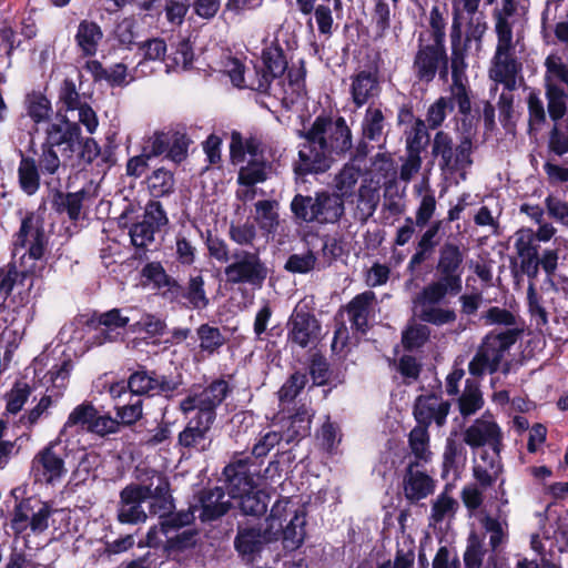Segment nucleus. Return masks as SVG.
<instances>
[{
	"mask_svg": "<svg viewBox=\"0 0 568 568\" xmlns=\"http://www.w3.org/2000/svg\"><path fill=\"white\" fill-rule=\"evenodd\" d=\"M479 523L489 536L491 552L499 551L509 538L508 511L503 510L501 507H497L494 515L483 510Z\"/></svg>",
	"mask_w": 568,
	"mask_h": 568,
	"instance_id": "27",
	"label": "nucleus"
},
{
	"mask_svg": "<svg viewBox=\"0 0 568 568\" xmlns=\"http://www.w3.org/2000/svg\"><path fill=\"white\" fill-rule=\"evenodd\" d=\"M54 205L57 211L67 212L72 221H78L81 215L83 202L90 199V192L87 189H81L78 192L62 193L59 189L54 190Z\"/></svg>",
	"mask_w": 568,
	"mask_h": 568,
	"instance_id": "37",
	"label": "nucleus"
},
{
	"mask_svg": "<svg viewBox=\"0 0 568 568\" xmlns=\"http://www.w3.org/2000/svg\"><path fill=\"white\" fill-rule=\"evenodd\" d=\"M18 178L20 187L28 195H33L40 187V179L42 178L39 171L36 159L24 156L21 154V161L18 168Z\"/></svg>",
	"mask_w": 568,
	"mask_h": 568,
	"instance_id": "43",
	"label": "nucleus"
},
{
	"mask_svg": "<svg viewBox=\"0 0 568 568\" xmlns=\"http://www.w3.org/2000/svg\"><path fill=\"white\" fill-rule=\"evenodd\" d=\"M275 530L268 529L266 526H237V532L234 538V548L239 555L245 560H253L264 547L277 540Z\"/></svg>",
	"mask_w": 568,
	"mask_h": 568,
	"instance_id": "18",
	"label": "nucleus"
},
{
	"mask_svg": "<svg viewBox=\"0 0 568 568\" xmlns=\"http://www.w3.org/2000/svg\"><path fill=\"white\" fill-rule=\"evenodd\" d=\"M462 290L440 278L432 281L414 298V304L418 308V317L423 322L436 326L454 323L457 318L456 312L442 307L440 303L447 295L455 296Z\"/></svg>",
	"mask_w": 568,
	"mask_h": 568,
	"instance_id": "6",
	"label": "nucleus"
},
{
	"mask_svg": "<svg viewBox=\"0 0 568 568\" xmlns=\"http://www.w3.org/2000/svg\"><path fill=\"white\" fill-rule=\"evenodd\" d=\"M144 503H148L149 513L160 518L171 514L174 508L170 484L162 473L152 470L148 483L131 484L120 491L116 508L119 523L126 525L145 523L148 514L142 506Z\"/></svg>",
	"mask_w": 568,
	"mask_h": 568,
	"instance_id": "2",
	"label": "nucleus"
},
{
	"mask_svg": "<svg viewBox=\"0 0 568 568\" xmlns=\"http://www.w3.org/2000/svg\"><path fill=\"white\" fill-rule=\"evenodd\" d=\"M521 329L507 328L503 332H489L479 344L477 352L469 362L468 372L475 377H481L486 373H496L505 357V354L517 342Z\"/></svg>",
	"mask_w": 568,
	"mask_h": 568,
	"instance_id": "5",
	"label": "nucleus"
},
{
	"mask_svg": "<svg viewBox=\"0 0 568 568\" xmlns=\"http://www.w3.org/2000/svg\"><path fill=\"white\" fill-rule=\"evenodd\" d=\"M313 413L306 405L297 408L288 418L286 429L282 433L284 440L290 444L310 434Z\"/></svg>",
	"mask_w": 568,
	"mask_h": 568,
	"instance_id": "38",
	"label": "nucleus"
},
{
	"mask_svg": "<svg viewBox=\"0 0 568 568\" xmlns=\"http://www.w3.org/2000/svg\"><path fill=\"white\" fill-rule=\"evenodd\" d=\"M528 110V124L530 130H540L547 121V112L545 110L544 100L540 92L531 89L526 98Z\"/></svg>",
	"mask_w": 568,
	"mask_h": 568,
	"instance_id": "55",
	"label": "nucleus"
},
{
	"mask_svg": "<svg viewBox=\"0 0 568 568\" xmlns=\"http://www.w3.org/2000/svg\"><path fill=\"white\" fill-rule=\"evenodd\" d=\"M382 91L376 70H361L351 77L349 93L356 108L379 97Z\"/></svg>",
	"mask_w": 568,
	"mask_h": 568,
	"instance_id": "26",
	"label": "nucleus"
},
{
	"mask_svg": "<svg viewBox=\"0 0 568 568\" xmlns=\"http://www.w3.org/2000/svg\"><path fill=\"white\" fill-rule=\"evenodd\" d=\"M321 337V324L315 315L295 310L287 322V341L301 348L315 347Z\"/></svg>",
	"mask_w": 568,
	"mask_h": 568,
	"instance_id": "17",
	"label": "nucleus"
},
{
	"mask_svg": "<svg viewBox=\"0 0 568 568\" xmlns=\"http://www.w3.org/2000/svg\"><path fill=\"white\" fill-rule=\"evenodd\" d=\"M45 146L60 151L64 159H69L78 151L72 166L83 170L100 154V146L93 138H82L81 128L77 122L69 121L61 115L58 122L50 123L45 129L42 142Z\"/></svg>",
	"mask_w": 568,
	"mask_h": 568,
	"instance_id": "4",
	"label": "nucleus"
},
{
	"mask_svg": "<svg viewBox=\"0 0 568 568\" xmlns=\"http://www.w3.org/2000/svg\"><path fill=\"white\" fill-rule=\"evenodd\" d=\"M446 47L443 43L425 42L424 33L418 37L417 51L413 60V73L419 82H432L445 62Z\"/></svg>",
	"mask_w": 568,
	"mask_h": 568,
	"instance_id": "15",
	"label": "nucleus"
},
{
	"mask_svg": "<svg viewBox=\"0 0 568 568\" xmlns=\"http://www.w3.org/2000/svg\"><path fill=\"white\" fill-rule=\"evenodd\" d=\"M48 237L44 232V220L40 213L29 212L21 220V225L16 234L14 247H27L29 260L38 261L44 255Z\"/></svg>",
	"mask_w": 568,
	"mask_h": 568,
	"instance_id": "14",
	"label": "nucleus"
},
{
	"mask_svg": "<svg viewBox=\"0 0 568 568\" xmlns=\"http://www.w3.org/2000/svg\"><path fill=\"white\" fill-rule=\"evenodd\" d=\"M130 323V317L123 314V310L112 308L106 312H94L87 321V326L97 333L93 336V344L103 345L120 338V329Z\"/></svg>",
	"mask_w": 568,
	"mask_h": 568,
	"instance_id": "16",
	"label": "nucleus"
},
{
	"mask_svg": "<svg viewBox=\"0 0 568 568\" xmlns=\"http://www.w3.org/2000/svg\"><path fill=\"white\" fill-rule=\"evenodd\" d=\"M196 335L200 341V349L209 355L217 352L226 341L220 328L210 324L200 325L196 329Z\"/></svg>",
	"mask_w": 568,
	"mask_h": 568,
	"instance_id": "54",
	"label": "nucleus"
},
{
	"mask_svg": "<svg viewBox=\"0 0 568 568\" xmlns=\"http://www.w3.org/2000/svg\"><path fill=\"white\" fill-rule=\"evenodd\" d=\"M230 493H225L222 487H213L202 489L197 494V501L194 508L199 513L197 517L202 523H212L224 515L232 508Z\"/></svg>",
	"mask_w": 568,
	"mask_h": 568,
	"instance_id": "20",
	"label": "nucleus"
},
{
	"mask_svg": "<svg viewBox=\"0 0 568 568\" xmlns=\"http://www.w3.org/2000/svg\"><path fill=\"white\" fill-rule=\"evenodd\" d=\"M497 36V47L489 70L490 78L497 83H503L505 89L513 91L517 85V74L521 71V63L514 55L513 36L505 30Z\"/></svg>",
	"mask_w": 568,
	"mask_h": 568,
	"instance_id": "12",
	"label": "nucleus"
},
{
	"mask_svg": "<svg viewBox=\"0 0 568 568\" xmlns=\"http://www.w3.org/2000/svg\"><path fill=\"white\" fill-rule=\"evenodd\" d=\"M271 164L265 159H250L246 165L241 166L237 183L241 186H255L267 180Z\"/></svg>",
	"mask_w": 568,
	"mask_h": 568,
	"instance_id": "40",
	"label": "nucleus"
},
{
	"mask_svg": "<svg viewBox=\"0 0 568 568\" xmlns=\"http://www.w3.org/2000/svg\"><path fill=\"white\" fill-rule=\"evenodd\" d=\"M435 268L438 278L463 288L464 253L457 244L445 242L439 247Z\"/></svg>",
	"mask_w": 568,
	"mask_h": 568,
	"instance_id": "22",
	"label": "nucleus"
},
{
	"mask_svg": "<svg viewBox=\"0 0 568 568\" xmlns=\"http://www.w3.org/2000/svg\"><path fill=\"white\" fill-rule=\"evenodd\" d=\"M305 517L303 514H298L297 511L293 513V516L286 521V525H283L280 537L282 536L284 548L294 550L298 548L305 537Z\"/></svg>",
	"mask_w": 568,
	"mask_h": 568,
	"instance_id": "47",
	"label": "nucleus"
},
{
	"mask_svg": "<svg viewBox=\"0 0 568 568\" xmlns=\"http://www.w3.org/2000/svg\"><path fill=\"white\" fill-rule=\"evenodd\" d=\"M480 0H459L453 3V22L450 30V40L454 42H460L462 29L464 21L470 18L485 17V13L479 8Z\"/></svg>",
	"mask_w": 568,
	"mask_h": 568,
	"instance_id": "34",
	"label": "nucleus"
},
{
	"mask_svg": "<svg viewBox=\"0 0 568 568\" xmlns=\"http://www.w3.org/2000/svg\"><path fill=\"white\" fill-rule=\"evenodd\" d=\"M287 69V60L278 40L271 42L262 51V64L255 65L248 74L247 87L261 93H271L272 82L280 79Z\"/></svg>",
	"mask_w": 568,
	"mask_h": 568,
	"instance_id": "11",
	"label": "nucleus"
},
{
	"mask_svg": "<svg viewBox=\"0 0 568 568\" xmlns=\"http://www.w3.org/2000/svg\"><path fill=\"white\" fill-rule=\"evenodd\" d=\"M102 40L103 31L95 21L84 19L79 22L74 34V42L81 57H94Z\"/></svg>",
	"mask_w": 568,
	"mask_h": 568,
	"instance_id": "30",
	"label": "nucleus"
},
{
	"mask_svg": "<svg viewBox=\"0 0 568 568\" xmlns=\"http://www.w3.org/2000/svg\"><path fill=\"white\" fill-rule=\"evenodd\" d=\"M333 2L334 10H342V0H296V7L301 14L308 17L306 26L313 30L315 20L320 34L331 37L333 33Z\"/></svg>",
	"mask_w": 568,
	"mask_h": 568,
	"instance_id": "19",
	"label": "nucleus"
},
{
	"mask_svg": "<svg viewBox=\"0 0 568 568\" xmlns=\"http://www.w3.org/2000/svg\"><path fill=\"white\" fill-rule=\"evenodd\" d=\"M214 422L194 416L180 432L178 445L189 452L204 453L212 446L211 429Z\"/></svg>",
	"mask_w": 568,
	"mask_h": 568,
	"instance_id": "23",
	"label": "nucleus"
},
{
	"mask_svg": "<svg viewBox=\"0 0 568 568\" xmlns=\"http://www.w3.org/2000/svg\"><path fill=\"white\" fill-rule=\"evenodd\" d=\"M418 466L417 462H409L403 476L404 496L412 504L433 495L436 488V480Z\"/></svg>",
	"mask_w": 568,
	"mask_h": 568,
	"instance_id": "25",
	"label": "nucleus"
},
{
	"mask_svg": "<svg viewBox=\"0 0 568 568\" xmlns=\"http://www.w3.org/2000/svg\"><path fill=\"white\" fill-rule=\"evenodd\" d=\"M386 119L379 108L368 106L362 121V133L364 139L381 142L385 138Z\"/></svg>",
	"mask_w": 568,
	"mask_h": 568,
	"instance_id": "41",
	"label": "nucleus"
},
{
	"mask_svg": "<svg viewBox=\"0 0 568 568\" xmlns=\"http://www.w3.org/2000/svg\"><path fill=\"white\" fill-rule=\"evenodd\" d=\"M233 499L239 501V507L244 515L262 516L267 509L270 496L264 490L243 491L241 496H234Z\"/></svg>",
	"mask_w": 568,
	"mask_h": 568,
	"instance_id": "44",
	"label": "nucleus"
},
{
	"mask_svg": "<svg viewBox=\"0 0 568 568\" xmlns=\"http://www.w3.org/2000/svg\"><path fill=\"white\" fill-rule=\"evenodd\" d=\"M361 168L353 162L346 163L335 178L336 189L341 196L347 197L353 194L354 187L361 176Z\"/></svg>",
	"mask_w": 568,
	"mask_h": 568,
	"instance_id": "59",
	"label": "nucleus"
},
{
	"mask_svg": "<svg viewBox=\"0 0 568 568\" xmlns=\"http://www.w3.org/2000/svg\"><path fill=\"white\" fill-rule=\"evenodd\" d=\"M408 446L415 457L414 462L428 463L432 458L429 433L425 426H415L408 434Z\"/></svg>",
	"mask_w": 568,
	"mask_h": 568,
	"instance_id": "48",
	"label": "nucleus"
},
{
	"mask_svg": "<svg viewBox=\"0 0 568 568\" xmlns=\"http://www.w3.org/2000/svg\"><path fill=\"white\" fill-rule=\"evenodd\" d=\"M264 146L262 141L257 136L251 135L244 139L237 131H233L231 134L230 154L233 163H240L245 160V154H248L251 159H264Z\"/></svg>",
	"mask_w": 568,
	"mask_h": 568,
	"instance_id": "33",
	"label": "nucleus"
},
{
	"mask_svg": "<svg viewBox=\"0 0 568 568\" xmlns=\"http://www.w3.org/2000/svg\"><path fill=\"white\" fill-rule=\"evenodd\" d=\"M376 301V295L373 291H365L356 295L347 305L346 312L352 328L357 332L366 333L368 329V318Z\"/></svg>",
	"mask_w": 568,
	"mask_h": 568,
	"instance_id": "31",
	"label": "nucleus"
},
{
	"mask_svg": "<svg viewBox=\"0 0 568 568\" xmlns=\"http://www.w3.org/2000/svg\"><path fill=\"white\" fill-rule=\"evenodd\" d=\"M27 113L36 122L41 123L50 119L52 106L50 100L40 92L27 95Z\"/></svg>",
	"mask_w": 568,
	"mask_h": 568,
	"instance_id": "56",
	"label": "nucleus"
},
{
	"mask_svg": "<svg viewBox=\"0 0 568 568\" xmlns=\"http://www.w3.org/2000/svg\"><path fill=\"white\" fill-rule=\"evenodd\" d=\"M486 552L483 538L474 531L470 532L464 552L465 568H481Z\"/></svg>",
	"mask_w": 568,
	"mask_h": 568,
	"instance_id": "58",
	"label": "nucleus"
},
{
	"mask_svg": "<svg viewBox=\"0 0 568 568\" xmlns=\"http://www.w3.org/2000/svg\"><path fill=\"white\" fill-rule=\"evenodd\" d=\"M232 260L224 268L226 283L231 285H248L261 288L268 276V267L261 257L260 248L248 251L235 248Z\"/></svg>",
	"mask_w": 568,
	"mask_h": 568,
	"instance_id": "8",
	"label": "nucleus"
},
{
	"mask_svg": "<svg viewBox=\"0 0 568 568\" xmlns=\"http://www.w3.org/2000/svg\"><path fill=\"white\" fill-rule=\"evenodd\" d=\"M52 514L53 509L49 504L33 505L30 499H24L16 505L10 526L16 535H21L28 528L33 535H40L49 528Z\"/></svg>",
	"mask_w": 568,
	"mask_h": 568,
	"instance_id": "13",
	"label": "nucleus"
},
{
	"mask_svg": "<svg viewBox=\"0 0 568 568\" xmlns=\"http://www.w3.org/2000/svg\"><path fill=\"white\" fill-rule=\"evenodd\" d=\"M429 134L425 122L417 119L406 135V151L420 154L428 143Z\"/></svg>",
	"mask_w": 568,
	"mask_h": 568,
	"instance_id": "62",
	"label": "nucleus"
},
{
	"mask_svg": "<svg viewBox=\"0 0 568 568\" xmlns=\"http://www.w3.org/2000/svg\"><path fill=\"white\" fill-rule=\"evenodd\" d=\"M183 303L192 310H203L210 304V300L205 292V281L202 274H191L186 285L184 286Z\"/></svg>",
	"mask_w": 568,
	"mask_h": 568,
	"instance_id": "42",
	"label": "nucleus"
},
{
	"mask_svg": "<svg viewBox=\"0 0 568 568\" xmlns=\"http://www.w3.org/2000/svg\"><path fill=\"white\" fill-rule=\"evenodd\" d=\"M278 203L275 200H262L255 203L256 221L260 227L268 233L274 232L280 222Z\"/></svg>",
	"mask_w": 568,
	"mask_h": 568,
	"instance_id": "53",
	"label": "nucleus"
},
{
	"mask_svg": "<svg viewBox=\"0 0 568 568\" xmlns=\"http://www.w3.org/2000/svg\"><path fill=\"white\" fill-rule=\"evenodd\" d=\"M450 410V403L434 394L420 395L414 404V417L417 426H428L435 423L442 427L446 423L447 415Z\"/></svg>",
	"mask_w": 568,
	"mask_h": 568,
	"instance_id": "24",
	"label": "nucleus"
},
{
	"mask_svg": "<svg viewBox=\"0 0 568 568\" xmlns=\"http://www.w3.org/2000/svg\"><path fill=\"white\" fill-rule=\"evenodd\" d=\"M473 131L464 133L458 143L445 131H438L432 141V155L444 174L453 175L473 164Z\"/></svg>",
	"mask_w": 568,
	"mask_h": 568,
	"instance_id": "7",
	"label": "nucleus"
},
{
	"mask_svg": "<svg viewBox=\"0 0 568 568\" xmlns=\"http://www.w3.org/2000/svg\"><path fill=\"white\" fill-rule=\"evenodd\" d=\"M63 456L64 449L60 442H51L34 456L32 470L41 474L48 483L60 480L67 473Z\"/></svg>",
	"mask_w": 568,
	"mask_h": 568,
	"instance_id": "21",
	"label": "nucleus"
},
{
	"mask_svg": "<svg viewBox=\"0 0 568 568\" xmlns=\"http://www.w3.org/2000/svg\"><path fill=\"white\" fill-rule=\"evenodd\" d=\"M300 144L294 172L298 176L321 174L353 148V135L343 116L318 115L311 126L298 131Z\"/></svg>",
	"mask_w": 568,
	"mask_h": 568,
	"instance_id": "1",
	"label": "nucleus"
},
{
	"mask_svg": "<svg viewBox=\"0 0 568 568\" xmlns=\"http://www.w3.org/2000/svg\"><path fill=\"white\" fill-rule=\"evenodd\" d=\"M146 182L150 194L155 199L168 196L174 192V174L165 168L154 170Z\"/></svg>",
	"mask_w": 568,
	"mask_h": 568,
	"instance_id": "49",
	"label": "nucleus"
},
{
	"mask_svg": "<svg viewBox=\"0 0 568 568\" xmlns=\"http://www.w3.org/2000/svg\"><path fill=\"white\" fill-rule=\"evenodd\" d=\"M448 92L449 95L445 98L448 100L449 111L458 109V113L462 115V131L469 133L474 129V118L470 115L471 90L468 81L452 82Z\"/></svg>",
	"mask_w": 568,
	"mask_h": 568,
	"instance_id": "28",
	"label": "nucleus"
},
{
	"mask_svg": "<svg viewBox=\"0 0 568 568\" xmlns=\"http://www.w3.org/2000/svg\"><path fill=\"white\" fill-rule=\"evenodd\" d=\"M231 390L225 379H215L201 390H191L180 402L179 408L184 415L196 409L195 416L215 422L216 408L224 402Z\"/></svg>",
	"mask_w": 568,
	"mask_h": 568,
	"instance_id": "10",
	"label": "nucleus"
},
{
	"mask_svg": "<svg viewBox=\"0 0 568 568\" xmlns=\"http://www.w3.org/2000/svg\"><path fill=\"white\" fill-rule=\"evenodd\" d=\"M484 405L479 385L474 379H466L465 389L458 399L460 414L466 417L475 414Z\"/></svg>",
	"mask_w": 568,
	"mask_h": 568,
	"instance_id": "50",
	"label": "nucleus"
},
{
	"mask_svg": "<svg viewBox=\"0 0 568 568\" xmlns=\"http://www.w3.org/2000/svg\"><path fill=\"white\" fill-rule=\"evenodd\" d=\"M36 164L42 174L43 183L50 190L60 189V175L65 171V164L60 160L57 151L41 143Z\"/></svg>",
	"mask_w": 568,
	"mask_h": 568,
	"instance_id": "29",
	"label": "nucleus"
},
{
	"mask_svg": "<svg viewBox=\"0 0 568 568\" xmlns=\"http://www.w3.org/2000/svg\"><path fill=\"white\" fill-rule=\"evenodd\" d=\"M379 203V187L371 181L364 180L357 193L356 217L366 222L376 211Z\"/></svg>",
	"mask_w": 568,
	"mask_h": 568,
	"instance_id": "35",
	"label": "nucleus"
},
{
	"mask_svg": "<svg viewBox=\"0 0 568 568\" xmlns=\"http://www.w3.org/2000/svg\"><path fill=\"white\" fill-rule=\"evenodd\" d=\"M316 263V254L307 250L304 253L290 255L284 264V270L293 274H307L315 268Z\"/></svg>",
	"mask_w": 568,
	"mask_h": 568,
	"instance_id": "60",
	"label": "nucleus"
},
{
	"mask_svg": "<svg viewBox=\"0 0 568 568\" xmlns=\"http://www.w3.org/2000/svg\"><path fill=\"white\" fill-rule=\"evenodd\" d=\"M547 112L554 123H558L568 111V93L556 82L545 83Z\"/></svg>",
	"mask_w": 568,
	"mask_h": 568,
	"instance_id": "36",
	"label": "nucleus"
},
{
	"mask_svg": "<svg viewBox=\"0 0 568 568\" xmlns=\"http://www.w3.org/2000/svg\"><path fill=\"white\" fill-rule=\"evenodd\" d=\"M372 179L378 184L383 181L386 192L396 187L397 168L388 153H377L372 160Z\"/></svg>",
	"mask_w": 568,
	"mask_h": 568,
	"instance_id": "39",
	"label": "nucleus"
},
{
	"mask_svg": "<svg viewBox=\"0 0 568 568\" xmlns=\"http://www.w3.org/2000/svg\"><path fill=\"white\" fill-rule=\"evenodd\" d=\"M458 508V501L448 494V487H446L432 503L429 521L437 525L445 519H452L455 517Z\"/></svg>",
	"mask_w": 568,
	"mask_h": 568,
	"instance_id": "46",
	"label": "nucleus"
},
{
	"mask_svg": "<svg viewBox=\"0 0 568 568\" xmlns=\"http://www.w3.org/2000/svg\"><path fill=\"white\" fill-rule=\"evenodd\" d=\"M316 195L296 194L291 202V211L295 219L304 223L316 222Z\"/></svg>",
	"mask_w": 568,
	"mask_h": 568,
	"instance_id": "57",
	"label": "nucleus"
},
{
	"mask_svg": "<svg viewBox=\"0 0 568 568\" xmlns=\"http://www.w3.org/2000/svg\"><path fill=\"white\" fill-rule=\"evenodd\" d=\"M183 384L181 374H160L156 371L148 369L144 365L138 368L128 377V389L138 396H165L170 397Z\"/></svg>",
	"mask_w": 568,
	"mask_h": 568,
	"instance_id": "9",
	"label": "nucleus"
},
{
	"mask_svg": "<svg viewBox=\"0 0 568 568\" xmlns=\"http://www.w3.org/2000/svg\"><path fill=\"white\" fill-rule=\"evenodd\" d=\"M315 211L317 213V223L334 224L344 215V199L337 193L317 192Z\"/></svg>",
	"mask_w": 568,
	"mask_h": 568,
	"instance_id": "32",
	"label": "nucleus"
},
{
	"mask_svg": "<svg viewBox=\"0 0 568 568\" xmlns=\"http://www.w3.org/2000/svg\"><path fill=\"white\" fill-rule=\"evenodd\" d=\"M429 333V328L426 325H409L402 334L404 348L413 351L422 347L428 341Z\"/></svg>",
	"mask_w": 568,
	"mask_h": 568,
	"instance_id": "64",
	"label": "nucleus"
},
{
	"mask_svg": "<svg viewBox=\"0 0 568 568\" xmlns=\"http://www.w3.org/2000/svg\"><path fill=\"white\" fill-rule=\"evenodd\" d=\"M516 247L523 272L528 277H536L539 268L538 247L521 237L517 240Z\"/></svg>",
	"mask_w": 568,
	"mask_h": 568,
	"instance_id": "52",
	"label": "nucleus"
},
{
	"mask_svg": "<svg viewBox=\"0 0 568 568\" xmlns=\"http://www.w3.org/2000/svg\"><path fill=\"white\" fill-rule=\"evenodd\" d=\"M191 140L185 133L180 131H170L169 149L166 150V158L174 163L183 162L187 156V150Z\"/></svg>",
	"mask_w": 568,
	"mask_h": 568,
	"instance_id": "63",
	"label": "nucleus"
},
{
	"mask_svg": "<svg viewBox=\"0 0 568 568\" xmlns=\"http://www.w3.org/2000/svg\"><path fill=\"white\" fill-rule=\"evenodd\" d=\"M34 271L32 267L17 270L14 264H8L0 268V295L7 298L16 285H24V281Z\"/></svg>",
	"mask_w": 568,
	"mask_h": 568,
	"instance_id": "51",
	"label": "nucleus"
},
{
	"mask_svg": "<svg viewBox=\"0 0 568 568\" xmlns=\"http://www.w3.org/2000/svg\"><path fill=\"white\" fill-rule=\"evenodd\" d=\"M463 440L470 448L488 447L479 455L473 467V475L483 489L491 487L503 473L500 452L503 432L491 415L484 414L475 419L463 433Z\"/></svg>",
	"mask_w": 568,
	"mask_h": 568,
	"instance_id": "3",
	"label": "nucleus"
},
{
	"mask_svg": "<svg viewBox=\"0 0 568 568\" xmlns=\"http://www.w3.org/2000/svg\"><path fill=\"white\" fill-rule=\"evenodd\" d=\"M58 103L61 104V110L75 111L84 102L77 89L75 83L71 79H64L58 91Z\"/></svg>",
	"mask_w": 568,
	"mask_h": 568,
	"instance_id": "61",
	"label": "nucleus"
},
{
	"mask_svg": "<svg viewBox=\"0 0 568 568\" xmlns=\"http://www.w3.org/2000/svg\"><path fill=\"white\" fill-rule=\"evenodd\" d=\"M415 191L420 196V201L415 213V224L417 227L423 229L432 220L436 211L437 202L434 191L429 189L427 182L416 185Z\"/></svg>",
	"mask_w": 568,
	"mask_h": 568,
	"instance_id": "45",
	"label": "nucleus"
}]
</instances>
